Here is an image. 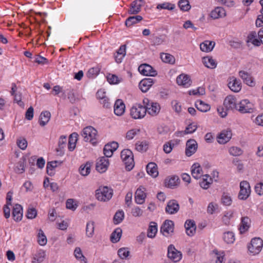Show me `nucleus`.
<instances>
[{"mask_svg": "<svg viewBox=\"0 0 263 263\" xmlns=\"http://www.w3.org/2000/svg\"><path fill=\"white\" fill-rule=\"evenodd\" d=\"M108 82L111 84H117L122 81V79H119L116 75L108 74L107 76Z\"/></svg>", "mask_w": 263, "mask_h": 263, "instance_id": "50", "label": "nucleus"}, {"mask_svg": "<svg viewBox=\"0 0 263 263\" xmlns=\"http://www.w3.org/2000/svg\"><path fill=\"white\" fill-rule=\"evenodd\" d=\"M13 96H14V101L17 102L19 106L24 107V103L22 101V93L18 92Z\"/></svg>", "mask_w": 263, "mask_h": 263, "instance_id": "62", "label": "nucleus"}, {"mask_svg": "<svg viewBox=\"0 0 263 263\" xmlns=\"http://www.w3.org/2000/svg\"><path fill=\"white\" fill-rule=\"evenodd\" d=\"M143 213V210L138 206H135L132 209L131 213L134 217H140Z\"/></svg>", "mask_w": 263, "mask_h": 263, "instance_id": "57", "label": "nucleus"}, {"mask_svg": "<svg viewBox=\"0 0 263 263\" xmlns=\"http://www.w3.org/2000/svg\"><path fill=\"white\" fill-rule=\"evenodd\" d=\"M176 82L179 85L188 87L191 85V79L187 74H181L177 77Z\"/></svg>", "mask_w": 263, "mask_h": 263, "instance_id": "26", "label": "nucleus"}, {"mask_svg": "<svg viewBox=\"0 0 263 263\" xmlns=\"http://www.w3.org/2000/svg\"><path fill=\"white\" fill-rule=\"evenodd\" d=\"M178 6L182 11H189L191 6L188 0H180L178 2Z\"/></svg>", "mask_w": 263, "mask_h": 263, "instance_id": "47", "label": "nucleus"}, {"mask_svg": "<svg viewBox=\"0 0 263 263\" xmlns=\"http://www.w3.org/2000/svg\"><path fill=\"white\" fill-rule=\"evenodd\" d=\"M125 109V106L123 102L121 99H118L115 102L114 105V112L115 114L118 116L122 115Z\"/></svg>", "mask_w": 263, "mask_h": 263, "instance_id": "22", "label": "nucleus"}, {"mask_svg": "<svg viewBox=\"0 0 263 263\" xmlns=\"http://www.w3.org/2000/svg\"><path fill=\"white\" fill-rule=\"evenodd\" d=\"M186 234L189 236H192L196 232V226L193 220H187L184 224Z\"/></svg>", "mask_w": 263, "mask_h": 263, "instance_id": "20", "label": "nucleus"}, {"mask_svg": "<svg viewBox=\"0 0 263 263\" xmlns=\"http://www.w3.org/2000/svg\"><path fill=\"white\" fill-rule=\"evenodd\" d=\"M122 233V230L121 228H118L116 229L110 235V241L113 243L118 242L121 238Z\"/></svg>", "mask_w": 263, "mask_h": 263, "instance_id": "32", "label": "nucleus"}, {"mask_svg": "<svg viewBox=\"0 0 263 263\" xmlns=\"http://www.w3.org/2000/svg\"><path fill=\"white\" fill-rule=\"evenodd\" d=\"M240 191L238 198L241 200L247 199L251 193L250 184L247 181H242L240 183Z\"/></svg>", "mask_w": 263, "mask_h": 263, "instance_id": "7", "label": "nucleus"}, {"mask_svg": "<svg viewBox=\"0 0 263 263\" xmlns=\"http://www.w3.org/2000/svg\"><path fill=\"white\" fill-rule=\"evenodd\" d=\"M37 215V211L34 208H31L28 209L27 217L28 219H33Z\"/></svg>", "mask_w": 263, "mask_h": 263, "instance_id": "63", "label": "nucleus"}, {"mask_svg": "<svg viewBox=\"0 0 263 263\" xmlns=\"http://www.w3.org/2000/svg\"><path fill=\"white\" fill-rule=\"evenodd\" d=\"M142 18V17L140 15L130 16L126 19L125 25L127 27L131 26L141 21Z\"/></svg>", "mask_w": 263, "mask_h": 263, "instance_id": "38", "label": "nucleus"}, {"mask_svg": "<svg viewBox=\"0 0 263 263\" xmlns=\"http://www.w3.org/2000/svg\"><path fill=\"white\" fill-rule=\"evenodd\" d=\"M198 148L197 142L192 139L188 140L186 143L185 154L190 157L196 152Z\"/></svg>", "mask_w": 263, "mask_h": 263, "instance_id": "11", "label": "nucleus"}, {"mask_svg": "<svg viewBox=\"0 0 263 263\" xmlns=\"http://www.w3.org/2000/svg\"><path fill=\"white\" fill-rule=\"evenodd\" d=\"M12 217L15 221L21 220L23 217V208L18 204H15L12 211Z\"/></svg>", "mask_w": 263, "mask_h": 263, "instance_id": "24", "label": "nucleus"}, {"mask_svg": "<svg viewBox=\"0 0 263 263\" xmlns=\"http://www.w3.org/2000/svg\"><path fill=\"white\" fill-rule=\"evenodd\" d=\"M140 133V129L137 128L132 129L131 130H128L126 135V138L129 140H132L134 138V137Z\"/></svg>", "mask_w": 263, "mask_h": 263, "instance_id": "51", "label": "nucleus"}, {"mask_svg": "<svg viewBox=\"0 0 263 263\" xmlns=\"http://www.w3.org/2000/svg\"><path fill=\"white\" fill-rule=\"evenodd\" d=\"M230 81L228 83V87L233 91L237 92L239 91L241 88V83L235 78L232 77L229 79Z\"/></svg>", "mask_w": 263, "mask_h": 263, "instance_id": "21", "label": "nucleus"}, {"mask_svg": "<svg viewBox=\"0 0 263 263\" xmlns=\"http://www.w3.org/2000/svg\"><path fill=\"white\" fill-rule=\"evenodd\" d=\"M119 146L118 142L112 141L106 144L104 147V154L107 158L112 156L113 153L117 150Z\"/></svg>", "mask_w": 263, "mask_h": 263, "instance_id": "13", "label": "nucleus"}, {"mask_svg": "<svg viewBox=\"0 0 263 263\" xmlns=\"http://www.w3.org/2000/svg\"><path fill=\"white\" fill-rule=\"evenodd\" d=\"M223 105L227 110L234 108L237 109V108H238V104L236 103V99L231 96H227L225 98L223 101Z\"/></svg>", "mask_w": 263, "mask_h": 263, "instance_id": "19", "label": "nucleus"}, {"mask_svg": "<svg viewBox=\"0 0 263 263\" xmlns=\"http://www.w3.org/2000/svg\"><path fill=\"white\" fill-rule=\"evenodd\" d=\"M45 252L44 251H40L35 254L33 257L32 262L34 263H41L42 262L45 257Z\"/></svg>", "mask_w": 263, "mask_h": 263, "instance_id": "43", "label": "nucleus"}, {"mask_svg": "<svg viewBox=\"0 0 263 263\" xmlns=\"http://www.w3.org/2000/svg\"><path fill=\"white\" fill-rule=\"evenodd\" d=\"M255 191L259 195H263V183L260 182L256 184L255 186Z\"/></svg>", "mask_w": 263, "mask_h": 263, "instance_id": "64", "label": "nucleus"}, {"mask_svg": "<svg viewBox=\"0 0 263 263\" xmlns=\"http://www.w3.org/2000/svg\"><path fill=\"white\" fill-rule=\"evenodd\" d=\"M179 181L180 179L178 176H173L170 178L165 180V186L167 187L173 189L179 185Z\"/></svg>", "mask_w": 263, "mask_h": 263, "instance_id": "27", "label": "nucleus"}, {"mask_svg": "<svg viewBox=\"0 0 263 263\" xmlns=\"http://www.w3.org/2000/svg\"><path fill=\"white\" fill-rule=\"evenodd\" d=\"M124 217V214L123 211H117L114 217V222L115 224L120 223L122 221Z\"/></svg>", "mask_w": 263, "mask_h": 263, "instance_id": "48", "label": "nucleus"}, {"mask_svg": "<svg viewBox=\"0 0 263 263\" xmlns=\"http://www.w3.org/2000/svg\"><path fill=\"white\" fill-rule=\"evenodd\" d=\"M78 136V135L76 133H73L70 135L68 145V149L70 151H72L75 148Z\"/></svg>", "mask_w": 263, "mask_h": 263, "instance_id": "35", "label": "nucleus"}, {"mask_svg": "<svg viewBox=\"0 0 263 263\" xmlns=\"http://www.w3.org/2000/svg\"><path fill=\"white\" fill-rule=\"evenodd\" d=\"M138 71L145 76L155 77L157 74V71L147 64H141L138 67Z\"/></svg>", "mask_w": 263, "mask_h": 263, "instance_id": "10", "label": "nucleus"}, {"mask_svg": "<svg viewBox=\"0 0 263 263\" xmlns=\"http://www.w3.org/2000/svg\"><path fill=\"white\" fill-rule=\"evenodd\" d=\"M160 58L162 61L166 63L173 64L175 62L174 57L169 53H162L160 54Z\"/></svg>", "mask_w": 263, "mask_h": 263, "instance_id": "40", "label": "nucleus"}, {"mask_svg": "<svg viewBox=\"0 0 263 263\" xmlns=\"http://www.w3.org/2000/svg\"><path fill=\"white\" fill-rule=\"evenodd\" d=\"M118 254L121 259H124L129 255V251L127 248H122L118 250Z\"/></svg>", "mask_w": 263, "mask_h": 263, "instance_id": "53", "label": "nucleus"}, {"mask_svg": "<svg viewBox=\"0 0 263 263\" xmlns=\"http://www.w3.org/2000/svg\"><path fill=\"white\" fill-rule=\"evenodd\" d=\"M147 173L153 177H156L158 175V171L157 164L154 162H150L146 165Z\"/></svg>", "mask_w": 263, "mask_h": 263, "instance_id": "30", "label": "nucleus"}, {"mask_svg": "<svg viewBox=\"0 0 263 263\" xmlns=\"http://www.w3.org/2000/svg\"><path fill=\"white\" fill-rule=\"evenodd\" d=\"M79 171L80 174L84 176H87L90 172V164L87 162L85 165H82L80 167Z\"/></svg>", "mask_w": 263, "mask_h": 263, "instance_id": "45", "label": "nucleus"}, {"mask_svg": "<svg viewBox=\"0 0 263 263\" xmlns=\"http://www.w3.org/2000/svg\"><path fill=\"white\" fill-rule=\"evenodd\" d=\"M145 188L140 186L138 188L135 192V201L137 204H142L144 202L146 197V194L144 193Z\"/></svg>", "mask_w": 263, "mask_h": 263, "instance_id": "18", "label": "nucleus"}, {"mask_svg": "<svg viewBox=\"0 0 263 263\" xmlns=\"http://www.w3.org/2000/svg\"><path fill=\"white\" fill-rule=\"evenodd\" d=\"M160 108L159 103L153 102L151 103L150 106L146 108V112L152 116H156L159 113Z\"/></svg>", "mask_w": 263, "mask_h": 263, "instance_id": "23", "label": "nucleus"}, {"mask_svg": "<svg viewBox=\"0 0 263 263\" xmlns=\"http://www.w3.org/2000/svg\"><path fill=\"white\" fill-rule=\"evenodd\" d=\"M66 144V137L65 136H61L59 139L58 143V147L56 148L57 155L59 156H63L64 154V148Z\"/></svg>", "mask_w": 263, "mask_h": 263, "instance_id": "25", "label": "nucleus"}, {"mask_svg": "<svg viewBox=\"0 0 263 263\" xmlns=\"http://www.w3.org/2000/svg\"><path fill=\"white\" fill-rule=\"evenodd\" d=\"M47 238L43 231L40 230L38 233V242L41 246H45L47 243Z\"/></svg>", "mask_w": 263, "mask_h": 263, "instance_id": "52", "label": "nucleus"}, {"mask_svg": "<svg viewBox=\"0 0 263 263\" xmlns=\"http://www.w3.org/2000/svg\"><path fill=\"white\" fill-rule=\"evenodd\" d=\"M174 230V222L171 220H166L161 227L160 232L164 236L167 237L169 235H172L173 234Z\"/></svg>", "mask_w": 263, "mask_h": 263, "instance_id": "8", "label": "nucleus"}, {"mask_svg": "<svg viewBox=\"0 0 263 263\" xmlns=\"http://www.w3.org/2000/svg\"><path fill=\"white\" fill-rule=\"evenodd\" d=\"M254 109V105L248 100L245 99L238 104L237 110L242 114H246L253 112Z\"/></svg>", "mask_w": 263, "mask_h": 263, "instance_id": "6", "label": "nucleus"}, {"mask_svg": "<svg viewBox=\"0 0 263 263\" xmlns=\"http://www.w3.org/2000/svg\"><path fill=\"white\" fill-rule=\"evenodd\" d=\"M223 239L227 243H233L235 240V235L232 232L228 231L223 234Z\"/></svg>", "mask_w": 263, "mask_h": 263, "instance_id": "42", "label": "nucleus"}, {"mask_svg": "<svg viewBox=\"0 0 263 263\" xmlns=\"http://www.w3.org/2000/svg\"><path fill=\"white\" fill-rule=\"evenodd\" d=\"M68 92H67V98L69 101L71 103H74L77 100V98L74 93V89H69L68 90Z\"/></svg>", "mask_w": 263, "mask_h": 263, "instance_id": "58", "label": "nucleus"}, {"mask_svg": "<svg viewBox=\"0 0 263 263\" xmlns=\"http://www.w3.org/2000/svg\"><path fill=\"white\" fill-rule=\"evenodd\" d=\"M195 106L198 110L201 112H206L211 108L209 104L205 103L201 100L197 101L195 103Z\"/></svg>", "mask_w": 263, "mask_h": 263, "instance_id": "37", "label": "nucleus"}, {"mask_svg": "<svg viewBox=\"0 0 263 263\" xmlns=\"http://www.w3.org/2000/svg\"><path fill=\"white\" fill-rule=\"evenodd\" d=\"M121 158L125 164L126 170L128 171L132 170L134 166L133 152L128 149H123L121 152Z\"/></svg>", "mask_w": 263, "mask_h": 263, "instance_id": "1", "label": "nucleus"}, {"mask_svg": "<svg viewBox=\"0 0 263 263\" xmlns=\"http://www.w3.org/2000/svg\"><path fill=\"white\" fill-rule=\"evenodd\" d=\"M155 80L152 78H145L142 80L139 84V87L143 92L147 91L150 87L154 84Z\"/></svg>", "mask_w": 263, "mask_h": 263, "instance_id": "15", "label": "nucleus"}, {"mask_svg": "<svg viewBox=\"0 0 263 263\" xmlns=\"http://www.w3.org/2000/svg\"><path fill=\"white\" fill-rule=\"evenodd\" d=\"M144 3L143 0H135L130 4V9L128 10V13L136 14L141 11V7Z\"/></svg>", "mask_w": 263, "mask_h": 263, "instance_id": "16", "label": "nucleus"}, {"mask_svg": "<svg viewBox=\"0 0 263 263\" xmlns=\"http://www.w3.org/2000/svg\"><path fill=\"white\" fill-rule=\"evenodd\" d=\"M167 256L174 262L179 261L182 257L181 252L178 251L173 245H170L167 248Z\"/></svg>", "mask_w": 263, "mask_h": 263, "instance_id": "9", "label": "nucleus"}, {"mask_svg": "<svg viewBox=\"0 0 263 263\" xmlns=\"http://www.w3.org/2000/svg\"><path fill=\"white\" fill-rule=\"evenodd\" d=\"M263 246V240L260 237L252 238L250 245L248 246V250L253 255L258 254L261 250Z\"/></svg>", "mask_w": 263, "mask_h": 263, "instance_id": "4", "label": "nucleus"}, {"mask_svg": "<svg viewBox=\"0 0 263 263\" xmlns=\"http://www.w3.org/2000/svg\"><path fill=\"white\" fill-rule=\"evenodd\" d=\"M100 71V68L98 67L91 68L86 73V76L89 79H93L99 73Z\"/></svg>", "mask_w": 263, "mask_h": 263, "instance_id": "46", "label": "nucleus"}, {"mask_svg": "<svg viewBox=\"0 0 263 263\" xmlns=\"http://www.w3.org/2000/svg\"><path fill=\"white\" fill-rule=\"evenodd\" d=\"M174 147V143H171V142H167L163 145V151L165 153L169 154L172 152Z\"/></svg>", "mask_w": 263, "mask_h": 263, "instance_id": "61", "label": "nucleus"}, {"mask_svg": "<svg viewBox=\"0 0 263 263\" xmlns=\"http://www.w3.org/2000/svg\"><path fill=\"white\" fill-rule=\"evenodd\" d=\"M109 160L106 157H102L97 160L96 163V170L102 173L105 172L108 166Z\"/></svg>", "mask_w": 263, "mask_h": 263, "instance_id": "12", "label": "nucleus"}, {"mask_svg": "<svg viewBox=\"0 0 263 263\" xmlns=\"http://www.w3.org/2000/svg\"><path fill=\"white\" fill-rule=\"evenodd\" d=\"M251 220L248 217L241 218V223L239 228L240 233L242 234L247 231L250 226Z\"/></svg>", "mask_w": 263, "mask_h": 263, "instance_id": "28", "label": "nucleus"}, {"mask_svg": "<svg viewBox=\"0 0 263 263\" xmlns=\"http://www.w3.org/2000/svg\"><path fill=\"white\" fill-rule=\"evenodd\" d=\"M148 148V144L146 141L138 142L136 144V149L140 152H145Z\"/></svg>", "mask_w": 263, "mask_h": 263, "instance_id": "49", "label": "nucleus"}, {"mask_svg": "<svg viewBox=\"0 0 263 263\" xmlns=\"http://www.w3.org/2000/svg\"><path fill=\"white\" fill-rule=\"evenodd\" d=\"M51 117V114L48 111H42L39 118V124L41 126H44L49 122Z\"/></svg>", "mask_w": 263, "mask_h": 263, "instance_id": "29", "label": "nucleus"}, {"mask_svg": "<svg viewBox=\"0 0 263 263\" xmlns=\"http://www.w3.org/2000/svg\"><path fill=\"white\" fill-rule=\"evenodd\" d=\"M82 136L86 142L89 141L93 145L97 143V131L92 126H90L84 128Z\"/></svg>", "mask_w": 263, "mask_h": 263, "instance_id": "2", "label": "nucleus"}, {"mask_svg": "<svg viewBox=\"0 0 263 263\" xmlns=\"http://www.w3.org/2000/svg\"><path fill=\"white\" fill-rule=\"evenodd\" d=\"M95 223L93 221H90L86 224V234L88 237H92L94 233Z\"/></svg>", "mask_w": 263, "mask_h": 263, "instance_id": "44", "label": "nucleus"}, {"mask_svg": "<svg viewBox=\"0 0 263 263\" xmlns=\"http://www.w3.org/2000/svg\"><path fill=\"white\" fill-rule=\"evenodd\" d=\"M146 114V109L141 104L133 106L130 109V115L134 119L143 118Z\"/></svg>", "mask_w": 263, "mask_h": 263, "instance_id": "5", "label": "nucleus"}, {"mask_svg": "<svg viewBox=\"0 0 263 263\" xmlns=\"http://www.w3.org/2000/svg\"><path fill=\"white\" fill-rule=\"evenodd\" d=\"M226 15V11L222 7H217L211 12V16L214 19L222 17Z\"/></svg>", "mask_w": 263, "mask_h": 263, "instance_id": "33", "label": "nucleus"}, {"mask_svg": "<svg viewBox=\"0 0 263 263\" xmlns=\"http://www.w3.org/2000/svg\"><path fill=\"white\" fill-rule=\"evenodd\" d=\"M74 255L75 257L83 263H87V259L83 255L82 250L80 248H76L74 251Z\"/></svg>", "mask_w": 263, "mask_h": 263, "instance_id": "41", "label": "nucleus"}, {"mask_svg": "<svg viewBox=\"0 0 263 263\" xmlns=\"http://www.w3.org/2000/svg\"><path fill=\"white\" fill-rule=\"evenodd\" d=\"M232 134L229 129L221 131L217 136V141L220 144H225L231 139Z\"/></svg>", "mask_w": 263, "mask_h": 263, "instance_id": "14", "label": "nucleus"}, {"mask_svg": "<svg viewBox=\"0 0 263 263\" xmlns=\"http://www.w3.org/2000/svg\"><path fill=\"white\" fill-rule=\"evenodd\" d=\"M229 153L232 156H238L242 154V151L239 147L233 146L229 149Z\"/></svg>", "mask_w": 263, "mask_h": 263, "instance_id": "55", "label": "nucleus"}, {"mask_svg": "<svg viewBox=\"0 0 263 263\" xmlns=\"http://www.w3.org/2000/svg\"><path fill=\"white\" fill-rule=\"evenodd\" d=\"M157 232V223L155 222H152L149 225L148 230L147 236L149 238H154Z\"/></svg>", "mask_w": 263, "mask_h": 263, "instance_id": "39", "label": "nucleus"}, {"mask_svg": "<svg viewBox=\"0 0 263 263\" xmlns=\"http://www.w3.org/2000/svg\"><path fill=\"white\" fill-rule=\"evenodd\" d=\"M17 146L22 149L25 150L27 147V141L25 138L17 139Z\"/></svg>", "mask_w": 263, "mask_h": 263, "instance_id": "59", "label": "nucleus"}, {"mask_svg": "<svg viewBox=\"0 0 263 263\" xmlns=\"http://www.w3.org/2000/svg\"><path fill=\"white\" fill-rule=\"evenodd\" d=\"M202 61L205 66L209 68L214 69L217 66L216 61L212 57H204L202 59Z\"/></svg>", "mask_w": 263, "mask_h": 263, "instance_id": "36", "label": "nucleus"}, {"mask_svg": "<svg viewBox=\"0 0 263 263\" xmlns=\"http://www.w3.org/2000/svg\"><path fill=\"white\" fill-rule=\"evenodd\" d=\"M201 171L202 168L199 164L198 163H194L192 166L191 171L193 177L196 179L199 178L201 176Z\"/></svg>", "mask_w": 263, "mask_h": 263, "instance_id": "34", "label": "nucleus"}, {"mask_svg": "<svg viewBox=\"0 0 263 263\" xmlns=\"http://www.w3.org/2000/svg\"><path fill=\"white\" fill-rule=\"evenodd\" d=\"M113 195V191L107 186L100 187L96 191V197L98 200L106 201L110 200Z\"/></svg>", "mask_w": 263, "mask_h": 263, "instance_id": "3", "label": "nucleus"}, {"mask_svg": "<svg viewBox=\"0 0 263 263\" xmlns=\"http://www.w3.org/2000/svg\"><path fill=\"white\" fill-rule=\"evenodd\" d=\"M179 208V205L176 200H171L167 202L165 211L169 214H174L178 212Z\"/></svg>", "mask_w": 263, "mask_h": 263, "instance_id": "17", "label": "nucleus"}, {"mask_svg": "<svg viewBox=\"0 0 263 263\" xmlns=\"http://www.w3.org/2000/svg\"><path fill=\"white\" fill-rule=\"evenodd\" d=\"M221 202L225 205H230L232 203L231 197L227 193H224L221 197Z\"/></svg>", "mask_w": 263, "mask_h": 263, "instance_id": "56", "label": "nucleus"}, {"mask_svg": "<svg viewBox=\"0 0 263 263\" xmlns=\"http://www.w3.org/2000/svg\"><path fill=\"white\" fill-rule=\"evenodd\" d=\"M25 159L24 158L19 161L15 168L16 173H23L25 171Z\"/></svg>", "mask_w": 263, "mask_h": 263, "instance_id": "54", "label": "nucleus"}, {"mask_svg": "<svg viewBox=\"0 0 263 263\" xmlns=\"http://www.w3.org/2000/svg\"><path fill=\"white\" fill-rule=\"evenodd\" d=\"M215 45L214 41H205L200 44V48L202 51L208 52L213 50Z\"/></svg>", "mask_w": 263, "mask_h": 263, "instance_id": "31", "label": "nucleus"}, {"mask_svg": "<svg viewBox=\"0 0 263 263\" xmlns=\"http://www.w3.org/2000/svg\"><path fill=\"white\" fill-rule=\"evenodd\" d=\"M175 7V6L174 4H172L168 3H165L162 4H159L157 6V8L158 9L161 8L170 10H173Z\"/></svg>", "mask_w": 263, "mask_h": 263, "instance_id": "60", "label": "nucleus"}]
</instances>
